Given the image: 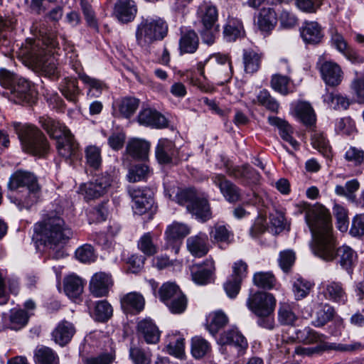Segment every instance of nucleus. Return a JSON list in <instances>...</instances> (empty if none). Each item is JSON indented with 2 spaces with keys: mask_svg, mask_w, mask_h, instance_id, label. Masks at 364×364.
I'll return each mask as SVG.
<instances>
[{
  "mask_svg": "<svg viewBox=\"0 0 364 364\" xmlns=\"http://www.w3.org/2000/svg\"><path fill=\"white\" fill-rule=\"evenodd\" d=\"M252 282L258 288L271 290L275 288L277 279L272 272H257L253 274Z\"/></svg>",
  "mask_w": 364,
  "mask_h": 364,
  "instance_id": "43",
  "label": "nucleus"
},
{
  "mask_svg": "<svg viewBox=\"0 0 364 364\" xmlns=\"http://www.w3.org/2000/svg\"><path fill=\"white\" fill-rule=\"evenodd\" d=\"M176 153L174 143L167 139H159L156 147V158L159 164H166L171 162Z\"/></svg>",
  "mask_w": 364,
  "mask_h": 364,
  "instance_id": "30",
  "label": "nucleus"
},
{
  "mask_svg": "<svg viewBox=\"0 0 364 364\" xmlns=\"http://www.w3.org/2000/svg\"><path fill=\"white\" fill-rule=\"evenodd\" d=\"M242 59L245 72L247 73H255L260 68L262 53L252 48L245 49L243 50Z\"/></svg>",
  "mask_w": 364,
  "mask_h": 364,
  "instance_id": "38",
  "label": "nucleus"
},
{
  "mask_svg": "<svg viewBox=\"0 0 364 364\" xmlns=\"http://www.w3.org/2000/svg\"><path fill=\"white\" fill-rule=\"evenodd\" d=\"M112 284L113 281L110 274L105 272H97L91 278L90 289L95 296L101 297L108 294Z\"/></svg>",
  "mask_w": 364,
  "mask_h": 364,
  "instance_id": "21",
  "label": "nucleus"
},
{
  "mask_svg": "<svg viewBox=\"0 0 364 364\" xmlns=\"http://www.w3.org/2000/svg\"><path fill=\"white\" fill-rule=\"evenodd\" d=\"M79 2L87 26L97 31L99 29L97 20L90 3L87 0H79Z\"/></svg>",
  "mask_w": 364,
  "mask_h": 364,
  "instance_id": "57",
  "label": "nucleus"
},
{
  "mask_svg": "<svg viewBox=\"0 0 364 364\" xmlns=\"http://www.w3.org/2000/svg\"><path fill=\"white\" fill-rule=\"evenodd\" d=\"M229 321L227 315L218 310L208 314L206 321V329L213 336H215L218 331L225 327Z\"/></svg>",
  "mask_w": 364,
  "mask_h": 364,
  "instance_id": "35",
  "label": "nucleus"
},
{
  "mask_svg": "<svg viewBox=\"0 0 364 364\" xmlns=\"http://www.w3.org/2000/svg\"><path fill=\"white\" fill-rule=\"evenodd\" d=\"M186 245L189 252L196 257L205 256L209 250L208 236L205 233L200 232L188 237L186 240Z\"/></svg>",
  "mask_w": 364,
  "mask_h": 364,
  "instance_id": "28",
  "label": "nucleus"
},
{
  "mask_svg": "<svg viewBox=\"0 0 364 364\" xmlns=\"http://www.w3.org/2000/svg\"><path fill=\"white\" fill-rule=\"evenodd\" d=\"M16 191L9 196V198L11 202L15 204L20 210H29L38 202L41 196V188Z\"/></svg>",
  "mask_w": 364,
  "mask_h": 364,
  "instance_id": "15",
  "label": "nucleus"
},
{
  "mask_svg": "<svg viewBox=\"0 0 364 364\" xmlns=\"http://www.w3.org/2000/svg\"><path fill=\"white\" fill-rule=\"evenodd\" d=\"M112 314L113 309L106 300L97 302L95 308V316L97 321L101 322L107 321L111 318Z\"/></svg>",
  "mask_w": 364,
  "mask_h": 364,
  "instance_id": "59",
  "label": "nucleus"
},
{
  "mask_svg": "<svg viewBox=\"0 0 364 364\" xmlns=\"http://www.w3.org/2000/svg\"><path fill=\"white\" fill-rule=\"evenodd\" d=\"M190 233V228L183 223H173L166 230V237L168 242H177Z\"/></svg>",
  "mask_w": 364,
  "mask_h": 364,
  "instance_id": "49",
  "label": "nucleus"
},
{
  "mask_svg": "<svg viewBox=\"0 0 364 364\" xmlns=\"http://www.w3.org/2000/svg\"><path fill=\"white\" fill-rule=\"evenodd\" d=\"M297 119L309 130L316 127V114L309 102H297Z\"/></svg>",
  "mask_w": 364,
  "mask_h": 364,
  "instance_id": "25",
  "label": "nucleus"
},
{
  "mask_svg": "<svg viewBox=\"0 0 364 364\" xmlns=\"http://www.w3.org/2000/svg\"><path fill=\"white\" fill-rule=\"evenodd\" d=\"M331 41L332 45L341 53L345 55L349 60L353 63L358 62V56L355 53L349 51L348 44L343 36L336 31H333Z\"/></svg>",
  "mask_w": 364,
  "mask_h": 364,
  "instance_id": "50",
  "label": "nucleus"
},
{
  "mask_svg": "<svg viewBox=\"0 0 364 364\" xmlns=\"http://www.w3.org/2000/svg\"><path fill=\"white\" fill-rule=\"evenodd\" d=\"M140 124L155 128H164L168 125L164 116L151 108H145L140 111L138 115Z\"/></svg>",
  "mask_w": 364,
  "mask_h": 364,
  "instance_id": "24",
  "label": "nucleus"
},
{
  "mask_svg": "<svg viewBox=\"0 0 364 364\" xmlns=\"http://www.w3.org/2000/svg\"><path fill=\"white\" fill-rule=\"evenodd\" d=\"M22 149L33 156L45 157L50 149L43 133L36 127L25 124L16 128Z\"/></svg>",
  "mask_w": 364,
  "mask_h": 364,
  "instance_id": "5",
  "label": "nucleus"
},
{
  "mask_svg": "<svg viewBox=\"0 0 364 364\" xmlns=\"http://www.w3.org/2000/svg\"><path fill=\"white\" fill-rule=\"evenodd\" d=\"M57 149L58 154L65 161H72L78 152V144L75 141L71 132L58 139Z\"/></svg>",
  "mask_w": 364,
  "mask_h": 364,
  "instance_id": "22",
  "label": "nucleus"
},
{
  "mask_svg": "<svg viewBox=\"0 0 364 364\" xmlns=\"http://www.w3.org/2000/svg\"><path fill=\"white\" fill-rule=\"evenodd\" d=\"M34 361L36 364H59V358L51 348L41 346L35 350Z\"/></svg>",
  "mask_w": 364,
  "mask_h": 364,
  "instance_id": "45",
  "label": "nucleus"
},
{
  "mask_svg": "<svg viewBox=\"0 0 364 364\" xmlns=\"http://www.w3.org/2000/svg\"><path fill=\"white\" fill-rule=\"evenodd\" d=\"M120 304L124 313L135 315L144 310L145 299L141 294L132 291L121 296Z\"/></svg>",
  "mask_w": 364,
  "mask_h": 364,
  "instance_id": "17",
  "label": "nucleus"
},
{
  "mask_svg": "<svg viewBox=\"0 0 364 364\" xmlns=\"http://www.w3.org/2000/svg\"><path fill=\"white\" fill-rule=\"evenodd\" d=\"M39 123L48 134L53 139H60L70 132L64 124L48 116L40 117Z\"/></svg>",
  "mask_w": 364,
  "mask_h": 364,
  "instance_id": "29",
  "label": "nucleus"
},
{
  "mask_svg": "<svg viewBox=\"0 0 364 364\" xmlns=\"http://www.w3.org/2000/svg\"><path fill=\"white\" fill-rule=\"evenodd\" d=\"M75 333L74 325L66 320H63L53 331L52 338L56 343L63 346L70 341Z\"/></svg>",
  "mask_w": 364,
  "mask_h": 364,
  "instance_id": "27",
  "label": "nucleus"
},
{
  "mask_svg": "<svg viewBox=\"0 0 364 364\" xmlns=\"http://www.w3.org/2000/svg\"><path fill=\"white\" fill-rule=\"evenodd\" d=\"M244 34L245 31L240 20L233 18L228 19L223 30L224 38L227 41H235L237 38L242 37Z\"/></svg>",
  "mask_w": 364,
  "mask_h": 364,
  "instance_id": "41",
  "label": "nucleus"
},
{
  "mask_svg": "<svg viewBox=\"0 0 364 364\" xmlns=\"http://www.w3.org/2000/svg\"><path fill=\"white\" fill-rule=\"evenodd\" d=\"M199 46V38L197 33L189 30L181 34L179 40V50L181 54L194 53Z\"/></svg>",
  "mask_w": 364,
  "mask_h": 364,
  "instance_id": "37",
  "label": "nucleus"
},
{
  "mask_svg": "<svg viewBox=\"0 0 364 364\" xmlns=\"http://www.w3.org/2000/svg\"><path fill=\"white\" fill-rule=\"evenodd\" d=\"M137 330L147 343H156L159 341L160 332L151 320L141 321L138 323Z\"/></svg>",
  "mask_w": 364,
  "mask_h": 364,
  "instance_id": "34",
  "label": "nucleus"
},
{
  "mask_svg": "<svg viewBox=\"0 0 364 364\" xmlns=\"http://www.w3.org/2000/svg\"><path fill=\"white\" fill-rule=\"evenodd\" d=\"M48 20H45V17L40 21H36L33 23L31 31V32L38 36L36 40H29L26 43L25 47L33 45L36 42L40 41V46L50 47L53 48H58V42L57 41L55 36L50 32V26L48 25Z\"/></svg>",
  "mask_w": 364,
  "mask_h": 364,
  "instance_id": "9",
  "label": "nucleus"
},
{
  "mask_svg": "<svg viewBox=\"0 0 364 364\" xmlns=\"http://www.w3.org/2000/svg\"><path fill=\"white\" fill-rule=\"evenodd\" d=\"M193 281L200 285H205L211 282V276L215 270L212 259H206L202 263L193 264L190 267Z\"/></svg>",
  "mask_w": 364,
  "mask_h": 364,
  "instance_id": "16",
  "label": "nucleus"
},
{
  "mask_svg": "<svg viewBox=\"0 0 364 364\" xmlns=\"http://www.w3.org/2000/svg\"><path fill=\"white\" fill-rule=\"evenodd\" d=\"M218 343L222 346L232 345L242 354L248 347L246 338L237 328H231L223 331L218 340Z\"/></svg>",
  "mask_w": 364,
  "mask_h": 364,
  "instance_id": "19",
  "label": "nucleus"
},
{
  "mask_svg": "<svg viewBox=\"0 0 364 364\" xmlns=\"http://www.w3.org/2000/svg\"><path fill=\"white\" fill-rule=\"evenodd\" d=\"M300 35L306 43H318L322 38L323 33L321 26L315 21L305 22L300 29Z\"/></svg>",
  "mask_w": 364,
  "mask_h": 364,
  "instance_id": "31",
  "label": "nucleus"
},
{
  "mask_svg": "<svg viewBox=\"0 0 364 364\" xmlns=\"http://www.w3.org/2000/svg\"><path fill=\"white\" fill-rule=\"evenodd\" d=\"M35 232L45 244L65 243L73 235L64 220L54 213L47 215L34 226Z\"/></svg>",
  "mask_w": 364,
  "mask_h": 364,
  "instance_id": "2",
  "label": "nucleus"
},
{
  "mask_svg": "<svg viewBox=\"0 0 364 364\" xmlns=\"http://www.w3.org/2000/svg\"><path fill=\"white\" fill-rule=\"evenodd\" d=\"M6 95L10 100L16 104L31 103L33 100V92L30 82L21 77L17 80Z\"/></svg>",
  "mask_w": 364,
  "mask_h": 364,
  "instance_id": "13",
  "label": "nucleus"
},
{
  "mask_svg": "<svg viewBox=\"0 0 364 364\" xmlns=\"http://www.w3.org/2000/svg\"><path fill=\"white\" fill-rule=\"evenodd\" d=\"M257 23L259 28L263 32H269L273 30L277 23V14L274 9L263 7L259 12Z\"/></svg>",
  "mask_w": 364,
  "mask_h": 364,
  "instance_id": "33",
  "label": "nucleus"
},
{
  "mask_svg": "<svg viewBox=\"0 0 364 364\" xmlns=\"http://www.w3.org/2000/svg\"><path fill=\"white\" fill-rule=\"evenodd\" d=\"M29 314L23 309H13L6 316V327L18 331L24 327L28 321Z\"/></svg>",
  "mask_w": 364,
  "mask_h": 364,
  "instance_id": "39",
  "label": "nucleus"
},
{
  "mask_svg": "<svg viewBox=\"0 0 364 364\" xmlns=\"http://www.w3.org/2000/svg\"><path fill=\"white\" fill-rule=\"evenodd\" d=\"M276 299L272 294L257 291L250 294L246 301L247 309L257 316L268 317L274 311Z\"/></svg>",
  "mask_w": 364,
  "mask_h": 364,
  "instance_id": "7",
  "label": "nucleus"
},
{
  "mask_svg": "<svg viewBox=\"0 0 364 364\" xmlns=\"http://www.w3.org/2000/svg\"><path fill=\"white\" fill-rule=\"evenodd\" d=\"M181 291L178 285L173 282H166L162 284L159 289V297L160 300L166 304L170 300L173 299L176 296H181Z\"/></svg>",
  "mask_w": 364,
  "mask_h": 364,
  "instance_id": "53",
  "label": "nucleus"
},
{
  "mask_svg": "<svg viewBox=\"0 0 364 364\" xmlns=\"http://www.w3.org/2000/svg\"><path fill=\"white\" fill-rule=\"evenodd\" d=\"M187 210L203 222L211 218V211L208 201L204 198H198L192 205H188Z\"/></svg>",
  "mask_w": 364,
  "mask_h": 364,
  "instance_id": "44",
  "label": "nucleus"
},
{
  "mask_svg": "<svg viewBox=\"0 0 364 364\" xmlns=\"http://www.w3.org/2000/svg\"><path fill=\"white\" fill-rule=\"evenodd\" d=\"M84 282L76 274L66 276L63 279V289L65 294L71 299L79 297L83 292Z\"/></svg>",
  "mask_w": 364,
  "mask_h": 364,
  "instance_id": "32",
  "label": "nucleus"
},
{
  "mask_svg": "<svg viewBox=\"0 0 364 364\" xmlns=\"http://www.w3.org/2000/svg\"><path fill=\"white\" fill-rule=\"evenodd\" d=\"M210 236L217 242H223L228 245L232 243L234 240V233L230 230V228L220 224H216L212 228Z\"/></svg>",
  "mask_w": 364,
  "mask_h": 364,
  "instance_id": "46",
  "label": "nucleus"
},
{
  "mask_svg": "<svg viewBox=\"0 0 364 364\" xmlns=\"http://www.w3.org/2000/svg\"><path fill=\"white\" fill-rule=\"evenodd\" d=\"M113 181V176L105 172L98 176L95 181L81 185L80 190L86 200H95L106 194Z\"/></svg>",
  "mask_w": 364,
  "mask_h": 364,
  "instance_id": "8",
  "label": "nucleus"
},
{
  "mask_svg": "<svg viewBox=\"0 0 364 364\" xmlns=\"http://www.w3.org/2000/svg\"><path fill=\"white\" fill-rule=\"evenodd\" d=\"M78 78L87 88V96L98 97L104 90L107 89L106 84L97 78L89 76L85 73L78 74Z\"/></svg>",
  "mask_w": 364,
  "mask_h": 364,
  "instance_id": "36",
  "label": "nucleus"
},
{
  "mask_svg": "<svg viewBox=\"0 0 364 364\" xmlns=\"http://www.w3.org/2000/svg\"><path fill=\"white\" fill-rule=\"evenodd\" d=\"M226 173L235 179H239L244 186L257 184L260 179L259 173L248 164L227 166Z\"/></svg>",
  "mask_w": 364,
  "mask_h": 364,
  "instance_id": "10",
  "label": "nucleus"
},
{
  "mask_svg": "<svg viewBox=\"0 0 364 364\" xmlns=\"http://www.w3.org/2000/svg\"><path fill=\"white\" fill-rule=\"evenodd\" d=\"M213 183L219 188L221 194L230 203H236L241 199V190L234 183L220 173L211 177Z\"/></svg>",
  "mask_w": 364,
  "mask_h": 364,
  "instance_id": "12",
  "label": "nucleus"
},
{
  "mask_svg": "<svg viewBox=\"0 0 364 364\" xmlns=\"http://www.w3.org/2000/svg\"><path fill=\"white\" fill-rule=\"evenodd\" d=\"M86 164L93 169H98L102 162L101 149L96 146H88L85 150Z\"/></svg>",
  "mask_w": 364,
  "mask_h": 364,
  "instance_id": "56",
  "label": "nucleus"
},
{
  "mask_svg": "<svg viewBox=\"0 0 364 364\" xmlns=\"http://www.w3.org/2000/svg\"><path fill=\"white\" fill-rule=\"evenodd\" d=\"M168 31V23L162 18H142L136 29V43L142 48H147L153 43L163 40Z\"/></svg>",
  "mask_w": 364,
  "mask_h": 364,
  "instance_id": "6",
  "label": "nucleus"
},
{
  "mask_svg": "<svg viewBox=\"0 0 364 364\" xmlns=\"http://www.w3.org/2000/svg\"><path fill=\"white\" fill-rule=\"evenodd\" d=\"M313 133L311 136V141L313 147L317 149L322 155L329 157L331 153V148L329 141L323 132L312 130Z\"/></svg>",
  "mask_w": 364,
  "mask_h": 364,
  "instance_id": "47",
  "label": "nucleus"
},
{
  "mask_svg": "<svg viewBox=\"0 0 364 364\" xmlns=\"http://www.w3.org/2000/svg\"><path fill=\"white\" fill-rule=\"evenodd\" d=\"M139 249L146 255L151 256L156 253L157 247L154 243L151 234L144 233L138 241Z\"/></svg>",
  "mask_w": 364,
  "mask_h": 364,
  "instance_id": "62",
  "label": "nucleus"
},
{
  "mask_svg": "<svg viewBox=\"0 0 364 364\" xmlns=\"http://www.w3.org/2000/svg\"><path fill=\"white\" fill-rule=\"evenodd\" d=\"M319 293L330 301L344 302L346 294L342 284L335 281H323L319 285Z\"/></svg>",
  "mask_w": 364,
  "mask_h": 364,
  "instance_id": "18",
  "label": "nucleus"
},
{
  "mask_svg": "<svg viewBox=\"0 0 364 364\" xmlns=\"http://www.w3.org/2000/svg\"><path fill=\"white\" fill-rule=\"evenodd\" d=\"M56 48L40 46V41L30 45L23 49L22 53L43 75L49 77H57L58 75V58Z\"/></svg>",
  "mask_w": 364,
  "mask_h": 364,
  "instance_id": "4",
  "label": "nucleus"
},
{
  "mask_svg": "<svg viewBox=\"0 0 364 364\" xmlns=\"http://www.w3.org/2000/svg\"><path fill=\"white\" fill-rule=\"evenodd\" d=\"M129 193L132 198V208L136 214L143 215L151 209L154 200L150 190L133 186L129 188Z\"/></svg>",
  "mask_w": 364,
  "mask_h": 364,
  "instance_id": "11",
  "label": "nucleus"
},
{
  "mask_svg": "<svg viewBox=\"0 0 364 364\" xmlns=\"http://www.w3.org/2000/svg\"><path fill=\"white\" fill-rule=\"evenodd\" d=\"M137 13V7L133 0H117L114 4V15L123 23L132 21Z\"/></svg>",
  "mask_w": 364,
  "mask_h": 364,
  "instance_id": "20",
  "label": "nucleus"
},
{
  "mask_svg": "<svg viewBox=\"0 0 364 364\" xmlns=\"http://www.w3.org/2000/svg\"><path fill=\"white\" fill-rule=\"evenodd\" d=\"M60 90L64 97L71 102H75L80 93L77 81L72 77L64 78L60 84Z\"/></svg>",
  "mask_w": 364,
  "mask_h": 364,
  "instance_id": "51",
  "label": "nucleus"
},
{
  "mask_svg": "<svg viewBox=\"0 0 364 364\" xmlns=\"http://www.w3.org/2000/svg\"><path fill=\"white\" fill-rule=\"evenodd\" d=\"M198 198L196 192L193 188L179 190L175 196L176 201L179 205H186L187 210L188 205H192Z\"/></svg>",
  "mask_w": 364,
  "mask_h": 364,
  "instance_id": "63",
  "label": "nucleus"
},
{
  "mask_svg": "<svg viewBox=\"0 0 364 364\" xmlns=\"http://www.w3.org/2000/svg\"><path fill=\"white\" fill-rule=\"evenodd\" d=\"M211 351L210 343L201 336H194L191 339V355L196 359H200Z\"/></svg>",
  "mask_w": 364,
  "mask_h": 364,
  "instance_id": "48",
  "label": "nucleus"
},
{
  "mask_svg": "<svg viewBox=\"0 0 364 364\" xmlns=\"http://www.w3.org/2000/svg\"><path fill=\"white\" fill-rule=\"evenodd\" d=\"M295 258V253L293 250H286L279 252L278 264L284 273L287 274L291 271Z\"/></svg>",
  "mask_w": 364,
  "mask_h": 364,
  "instance_id": "60",
  "label": "nucleus"
},
{
  "mask_svg": "<svg viewBox=\"0 0 364 364\" xmlns=\"http://www.w3.org/2000/svg\"><path fill=\"white\" fill-rule=\"evenodd\" d=\"M150 149V144L142 139H134L130 140L126 148V151L131 156L144 159L147 157Z\"/></svg>",
  "mask_w": 364,
  "mask_h": 364,
  "instance_id": "42",
  "label": "nucleus"
},
{
  "mask_svg": "<svg viewBox=\"0 0 364 364\" xmlns=\"http://www.w3.org/2000/svg\"><path fill=\"white\" fill-rule=\"evenodd\" d=\"M322 79L326 85L332 87L338 85L343 78L340 66L333 62L326 61L320 67Z\"/></svg>",
  "mask_w": 364,
  "mask_h": 364,
  "instance_id": "23",
  "label": "nucleus"
},
{
  "mask_svg": "<svg viewBox=\"0 0 364 364\" xmlns=\"http://www.w3.org/2000/svg\"><path fill=\"white\" fill-rule=\"evenodd\" d=\"M115 352L101 353L97 356H92L82 359L83 364H112L115 360Z\"/></svg>",
  "mask_w": 364,
  "mask_h": 364,
  "instance_id": "64",
  "label": "nucleus"
},
{
  "mask_svg": "<svg viewBox=\"0 0 364 364\" xmlns=\"http://www.w3.org/2000/svg\"><path fill=\"white\" fill-rule=\"evenodd\" d=\"M8 186L11 191L41 188L33 173L21 170L11 175Z\"/></svg>",
  "mask_w": 364,
  "mask_h": 364,
  "instance_id": "14",
  "label": "nucleus"
},
{
  "mask_svg": "<svg viewBox=\"0 0 364 364\" xmlns=\"http://www.w3.org/2000/svg\"><path fill=\"white\" fill-rule=\"evenodd\" d=\"M139 105V100L135 97H125L119 105L120 113L126 118L130 117Z\"/></svg>",
  "mask_w": 364,
  "mask_h": 364,
  "instance_id": "61",
  "label": "nucleus"
},
{
  "mask_svg": "<svg viewBox=\"0 0 364 364\" xmlns=\"http://www.w3.org/2000/svg\"><path fill=\"white\" fill-rule=\"evenodd\" d=\"M334 314V309L329 304L321 305L316 311V318L312 321V323L316 327L323 326L333 318Z\"/></svg>",
  "mask_w": 364,
  "mask_h": 364,
  "instance_id": "54",
  "label": "nucleus"
},
{
  "mask_svg": "<svg viewBox=\"0 0 364 364\" xmlns=\"http://www.w3.org/2000/svg\"><path fill=\"white\" fill-rule=\"evenodd\" d=\"M278 319L281 324L294 326L296 314L294 306L287 303H281L278 312Z\"/></svg>",
  "mask_w": 364,
  "mask_h": 364,
  "instance_id": "55",
  "label": "nucleus"
},
{
  "mask_svg": "<svg viewBox=\"0 0 364 364\" xmlns=\"http://www.w3.org/2000/svg\"><path fill=\"white\" fill-rule=\"evenodd\" d=\"M196 70L205 80L209 77L216 81V84L223 85L228 82L232 75V65L227 55L214 53L203 62L196 64Z\"/></svg>",
  "mask_w": 364,
  "mask_h": 364,
  "instance_id": "3",
  "label": "nucleus"
},
{
  "mask_svg": "<svg viewBox=\"0 0 364 364\" xmlns=\"http://www.w3.org/2000/svg\"><path fill=\"white\" fill-rule=\"evenodd\" d=\"M306 221L311 232L314 254L326 262L339 257L341 266L350 272L357 259L355 252L348 246L336 248L331 214L323 205H318L306 211Z\"/></svg>",
  "mask_w": 364,
  "mask_h": 364,
  "instance_id": "1",
  "label": "nucleus"
},
{
  "mask_svg": "<svg viewBox=\"0 0 364 364\" xmlns=\"http://www.w3.org/2000/svg\"><path fill=\"white\" fill-rule=\"evenodd\" d=\"M268 122L279 129V135L284 141L288 142L293 148L296 147V142L292 136L294 129L286 121L277 117H269Z\"/></svg>",
  "mask_w": 364,
  "mask_h": 364,
  "instance_id": "40",
  "label": "nucleus"
},
{
  "mask_svg": "<svg viewBox=\"0 0 364 364\" xmlns=\"http://www.w3.org/2000/svg\"><path fill=\"white\" fill-rule=\"evenodd\" d=\"M152 354L147 349L132 346L129 348V358L134 364H151Z\"/></svg>",
  "mask_w": 364,
  "mask_h": 364,
  "instance_id": "52",
  "label": "nucleus"
},
{
  "mask_svg": "<svg viewBox=\"0 0 364 364\" xmlns=\"http://www.w3.org/2000/svg\"><path fill=\"white\" fill-rule=\"evenodd\" d=\"M257 100L258 103L264 107L266 109L277 112L279 104V102L270 95L268 90H260L257 95Z\"/></svg>",
  "mask_w": 364,
  "mask_h": 364,
  "instance_id": "58",
  "label": "nucleus"
},
{
  "mask_svg": "<svg viewBox=\"0 0 364 364\" xmlns=\"http://www.w3.org/2000/svg\"><path fill=\"white\" fill-rule=\"evenodd\" d=\"M196 14L204 28H212L218 20V10L210 1L202 2Z\"/></svg>",
  "mask_w": 364,
  "mask_h": 364,
  "instance_id": "26",
  "label": "nucleus"
}]
</instances>
